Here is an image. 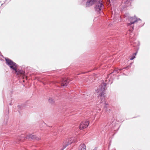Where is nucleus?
Returning a JSON list of instances; mask_svg holds the SVG:
<instances>
[{
  "instance_id": "f257e3e1",
  "label": "nucleus",
  "mask_w": 150,
  "mask_h": 150,
  "mask_svg": "<svg viewBox=\"0 0 150 150\" xmlns=\"http://www.w3.org/2000/svg\"><path fill=\"white\" fill-rule=\"evenodd\" d=\"M109 83V82H108V83H103L100 86L99 89H97L96 91L97 93H100V96L101 97V98H100L101 99L100 103H102L103 102H104L103 104L105 105H104V109H105V110L106 111H107V110L106 109L107 108L108 104L106 103L105 102V99L104 96V91L106 89L105 88L106 85L107 84Z\"/></svg>"
},
{
  "instance_id": "f03ea898",
  "label": "nucleus",
  "mask_w": 150,
  "mask_h": 150,
  "mask_svg": "<svg viewBox=\"0 0 150 150\" xmlns=\"http://www.w3.org/2000/svg\"><path fill=\"white\" fill-rule=\"evenodd\" d=\"M5 60L6 64L9 66L10 68L14 70L18 75H21L23 76H25V72L21 69H18L17 65L13 61L8 58H6Z\"/></svg>"
},
{
  "instance_id": "7ed1b4c3",
  "label": "nucleus",
  "mask_w": 150,
  "mask_h": 150,
  "mask_svg": "<svg viewBox=\"0 0 150 150\" xmlns=\"http://www.w3.org/2000/svg\"><path fill=\"white\" fill-rule=\"evenodd\" d=\"M94 4H96L95 7L96 11L100 13L101 12V9L104 8L103 4L100 1L97 0H88L86 5V7H89Z\"/></svg>"
},
{
  "instance_id": "20e7f679",
  "label": "nucleus",
  "mask_w": 150,
  "mask_h": 150,
  "mask_svg": "<svg viewBox=\"0 0 150 150\" xmlns=\"http://www.w3.org/2000/svg\"><path fill=\"white\" fill-rule=\"evenodd\" d=\"M129 20L130 21V23H128V25L129 26L137 22L138 21H141V20L140 18H137L135 15L134 17H132L130 18Z\"/></svg>"
},
{
  "instance_id": "39448f33",
  "label": "nucleus",
  "mask_w": 150,
  "mask_h": 150,
  "mask_svg": "<svg viewBox=\"0 0 150 150\" xmlns=\"http://www.w3.org/2000/svg\"><path fill=\"white\" fill-rule=\"evenodd\" d=\"M89 124V121L88 120L81 122L79 126V129H83L86 128L87 127Z\"/></svg>"
},
{
  "instance_id": "423d86ee",
  "label": "nucleus",
  "mask_w": 150,
  "mask_h": 150,
  "mask_svg": "<svg viewBox=\"0 0 150 150\" xmlns=\"http://www.w3.org/2000/svg\"><path fill=\"white\" fill-rule=\"evenodd\" d=\"M131 4V0H123L122 5L125 8L129 6Z\"/></svg>"
},
{
  "instance_id": "0eeeda50",
  "label": "nucleus",
  "mask_w": 150,
  "mask_h": 150,
  "mask_svg": "<svg viewBox=\"0 0 150 150\" xmlns=\"http://www.w3.org/2000/svg\"><path fill=\"white\" fill-rule=\"evenodd\" d=\"M67 140V142H65V144L64 143L63 145V148L61 149V150H63L68 145L70 144L72 142H69V140Z\"/></svg>"
},
{
  "instance_id": "6e6552de",
  "label": "nucleus",
  "mask_w": 150,
  "mask_h": 150,
  "mask_svg": "<svg viewBox=\"0 0 150 150\" xmlns=\"http://www.w3.org/2000/svg\"><path fill=\"white\" fill-rule=\"evenodd\" d=\"M68 83L69 81L67 79H65L63 80L62 81L61 86H67Z\"/></svg>"
},
{
  "instance_id": "1a4fd4ad",
  "label": "nucleus",
  "mask_w": 150,
  "mask_h": 150,
  "mask_svg": "<svg viewBox=\"0 0 150 150\" xmlns=\"http://www.w3.org/2000/svg\"><path fill=\"white\" fill-rule=\"evenodd\" d=\"M130 67V66H127V67H126L125 68H124L123 69H127L128 68H129ZM122 69H115L113 72V73H117L119 72V71H121ZM113 73V72H112L111 73H110V74L109 75V76H110V75L111 76L112 73Z\"/></svg>"
},
{
  "instance_id": "9d476101",
  "label": "nucleus",
  "mask_w": 150,
  "mask_h": 150,
  "mask_svg": "<svg viewBox=\"0 0 150 150\" xmlns=\"http://www.w3.org/2000/svg\"><path fill=\"white\" fill-rule=\"evenodd\" d=\"M86 146L84 144H83L80 145V147L79 150H86Z\"/></svg>"
},
{
  "instance_id": "9b49d317",
  "label": "nucleus",
  "mask_w": 150,
  "mask_h": 150,
  "mask_svg": "<svg viewBox=\"0 0 150 150\" xmlns=\"http://www.w3.org/2000/svg\"><path fill=\"white\" fill-rule=\"evenodd\" d=\"M28 137L29 139H34L36 138V137L35 135L29 134L28 135Z\"/></svg>"
},
{
  "instance_id": "f8f14e48",
  "label": "nucleus",
  "mask_w": 150,
  "mask_h": 150,
  "mask_svg": "<svg viewBox=\"0 0 150 150\" xmlns=\"http://www.w3.org/2000/svg\"><path fill=\"white\" fill-rule=\"evenodd\" d=\"M48 101L51 104H53L55 102L54 99L52 98L49 99Z\"/></svg>"
},
{
  "instance_id": "ddd939ff",
  "label": "nucleus",
  "mask_w": 150,
  "mask_h": 150,
  "mask_svg": "<svg viewBox=\"0 0 150 150\" xmlns=\"http://www.w3.org/2000/svg\"><path fill=\"white\" fill-rule=\"evenodd\" d=\"M137 53V52L133 53L132 56L130 58V60H132L135 57V55Z\"/></svg>"
},
{
  "instance_id": "4468645a",
  "label": "nucleus",
  "mask_w": 150,
  "mask_h": 150,
  "mask_svg": "<svg viewBox=\"0 0 150 150\" xmlns=\"http://www.w3.org/2000/svg\"><path fill=\"white\" fill-rule=\"evenodd\" d=\"M18 110L19 112H20V110H21V109H22V108H23V106L22 105H18Z\"/></svg>"
},
{
  "instance_id": "2eb2a0df",
  "label": "nucleus",
  "mask_w": 150,
  "mask_h": 150,
  "mask_svg": "<svg viewBox=\"0 0 150 150\" xmlns=\"http://www.w3.org/2000/svg\"><path fill=\"white\" fill-rule=\"evenodd\" d=\"M134 29V27L133 26L132 27V29H131V30H129L130 31H132V30H133Z\"/></svg>"
},
{
  "instance_id": "dca6fc26",
  "label": "nucleus",
  "mask_w": 150,
  "mask_h": 150,
  "mask_svg": "<svg viewBox=\"0 0 150 150\" xmlns=\"http://www.w3.org/2000/svg\"><path fill=\"white\" fill-rule=\"evenodd\" d=\"M109 80V81H110V80L109 79L107 78V79L105 81H107Z\"/></svg>"
},
{
  "instance_id": "f3484780",
  "label": "nucleus",
  "mask_w": 150,
  "mask_h": 150,
  "mask_svg": "<svg viewBox=\"0 0 150 150\" xmlns=\"http://www.w3.org/2000/svg\"><path fill=\"white\" fill-rule=\"evenodd\" d=\"M130 38H132V37H131V36H130Z\"/></svg>"
},
{
  "instance_id": "a211bd4d",
  "label": "nucleus",
  "mask_w": 150,
  "mask_h": 150,
  "mask_svg": "<svg viewBox=\"0 0 150 150\" xmlns=\"http://www.w3.org/2000/svg\"><path fill=\"white\" fill-rule=\"evenodd\" d=\"M10 105H12V104H11V103H10Z\"/></svg>"
},
{
  "instance_id": "6ab92c4d",
  "label": "nucleus",
  "mask_w": 150,
  "mask_h": 150,
  "mask_svg": "<svg viewBox=\"0 0 150 150\" xmlns=\"http://www.w3.org/2000/svg\"><path fill=\"white\" fill-rule=\"evenodd\" d=\"M101 110L100 109H99V110Z\"/></svg>"
},
{
  "instance_id": "aec40b11",
  "label": "nucleus",
  "mask_w": 150,
  "mask_h": 150,
  "mask_svg": "<svg viewBox=\"0 0 150 150\" xmlns=\"http://www.w3.org/2000/svg\"><path fill=\"white\" fill-rule=\"evenodd\" d=\"M8 113H9V110H8Z\"/></svg>"
},
{
  "instance_id": "412c9836",
  "label": "nucleus",
  "mask_w": 150,
  "mask_h": 150,
  "mask_svg": "<svg viewBox=\"0 0 150 150\" xmlns=\"http://www.w3.org/2000/svg\"><path fill=\"white\" fill-rule=\"evenodd\" d=\"M112 83V82H111L110 83Z\"/></svg>"
}]
</instances>
